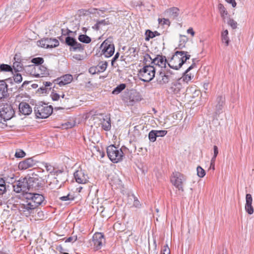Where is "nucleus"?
I'll list each match as a JSON object with an SVG mask.
<instances>
[{
	"label": "nucleus",
	"mask_w": 254,
	"mask_h": 254,
	"mask_svg": "<svg viewBox=\"0 0 254 254\" xmlns=\"http://www.w3.org/2000/svg\"><path fill=\"white\" fill-rule=\"evenodd\" d=\"M155 68L153 65H144L138 71L139 78L144 82H149L155 77Z\"/></svg>",
	"instance_id": "nucleus-1"
},
{
	"label": "nucleus",
	"mask_w": 254,
	"mask_h": 254,
	"mask_svg": "<svg viewBox=\"0 0 254 254\" xmlns=\"http://www.w3.org/2000/svg\"><path fill=\"white\" fill-rule=\"evenodd\" d=\"M106 151L108 158L113 163H118L122 160L124 154L121 149L111 145L107 147Z\"/></svg>",
	"instance_id": "nucleus-2"
},
{
	"label": "nucleus",
	"mask_w": 254,
	"mask_h": 254,
	"mask_svg": "<svg viewBox=\"0 0 254 254\" xmlns=\"http://www.w3.org/2000/svg\"><path fill=\"white\" fill-rule=\"evenodd\" d=\"M34 111L37 118L45 119L49 117L53 112V108L51 106L47 104L36 105Z\"/></svg>",
	"instance_id": "nucleus-3"
},
{
	"label": "nucleus",
	"mask_w": 254,
	"mask_h": 254,
	"mask_svg": "<svg viewBox=\"0 0 254 254\" xmlns=\"http://www.w3.org/2000/svg\"><path fill=\"white\" fill-rule=\"evenodd\" d=\"M17 208L20 213L26 217L30 216L37 210L28 199L24 201L23 203H20Z\"/></svg>",
	"instance_id": "nucleus-4"
},
{
	"label": "nucleus",
	"mask_w": 254,
	"mask_h": 254,
	"mask_svg": "<svg viewBox=\"0 0 254 254\" xmlns=\"http://www.w3.org/2000/svg\"><path fill=\"white\" fill-rule=\"evenodd\" d=\"M101 55L105 58L111 57L114 53V44L109 40H105L101 45Z\"/></svg>",
	"instance_id": "nucleus-5"
},
{
	"label": "nucleus",
	"mask_w": 254,
	"mask_h": 254,
	"mask_svg": "<svg viewBox=\"0 0 254 254\" xmlns=\"http://www.w3.org/2000/svg\"><path fill=\"white\" fill-rule=\"evenodd\" d=\"M30 74L36 77H44L49 75V70L43 65H30Z\"/></svg>",
	"instance_id": "nucleus-6"
},
{
	"label": "nucleus",
	"mask_w": 254,
	"mask_h": 254,
	"mask_svg": "<svg viewBox=\"0 0 254 254\" xmlns=\"http://www.w3.org/2000/svg\"><path fill=\"white\" fill-rule=\"evenodd\" d=\"M186 181V176L179 172L173 173L171 182L179 190L184 191L183 185Z\"/></svg>",
	"instance_id": "nucleus-7"
},
{
	"label": "nucleus",
	"mask_w": 254,
	"mask_h": 254,
	"mask_svg": "<svg viewBox=\"0 0 254 254\" xmlns=\"http://www.w3.org/2000/svg\"><path fill=\"white\" fill-rule=\"evenodd\" d=\"M14 115V111L11 106L7 103L0 106V116L4 120H9Z\"/></svg>",
	"instance_id": "nucleus-8"
},
{
	"label": "nucleus",
	"mask_w": 254,
	"mask_h": 254,
	"mask_svg": "<svg viewBox=\"0 0 254 254\" xmlns=\"http://www.w3.org/2000/svg\"><path fill=\"white\" fill-rule=\"evenodd\" d=\"M13 190L17 193L21 191L24 192L29 190L31 188L27 181V179L21 178L16 183L12 185Z\"/></svg>",
	"instance_id": "nucleus-9"
},
{
	"label": "nucleus",
	"mask_w": 254,
	"mask_h": 254,
	"mask_svg": "<svg viewBox=\"0 0 254 254\" xmlns=\"http://www.w3.org/2000/svg\"><path fill=\"white\" fill-rule=\"evenodd\" d=\"M25 198L31 202L33 206L37 209L38 207L44 202L45 198L39 193H26Z\"/></svg>",
	"instance_id": "nucleus-10"
},
{
	"label": "nucleus",
	"mask_w": 254,
	"mask_h": 254,
	"mask_svg": "<svg viewBox=\"0 0 254 254\" xmlns=\"http://www.w3.org/2000/svg\"><path fill=\"white\" fill-rule=\"evenodd\" d=\"M225 103V98L223 95H219L214 103V116L217 119L223 112V108Z\"/></svg>",
	"instance_id": "nucleus-11"
},
{
	"label": "nucleus",
	"mask_w": 254,
	"mask_h": 254,
	"mask_svg": "<svg viewBox=\"0 0 254 254\" xmlns=\"http://www.w3.org/2000/svg\"><path fill=\"white\" fill-rule=\"evenodd\" d=\"M183 54V52L178 51H176L172 56L171 59L169 60V63H168L169 67L176 70L180 69L181 66H180L179 64V63H180V59L182 58L181 56Z\"/></svg>",
	"instance_id": "nucleus-12"
},
{
	"label": "nucleus",
	"mask_w": 254,
	"mask_h": 254,
	"mask_svg": "<svg viewBox=\"0 0 254 254\" xmlns=\"http://www.w3.org/2000/svg\"><path fill=\"white\" fill-rule=\"evenodd\" d=\"M38 45L44 48H53L59 45V42L56 39L46 38L38 42Z\"/></svg>",
	"instance_id": "nucleus-13"
},
{
	"label": "nucleus",
	"mask_w": 254,
	"mask_h": 254,
	"mask_svg": "<svg viewBox=\"0 0 254 254\" xmlns=\"http://www.w3.org/2000/svg\"><path fill=\"white\" fill-rule=\"evenodd\" d=\"M74 177L76 182L79 184H86L89 179L87 174L82 169L77 170L74 173Z\"/></svg>",
	"instance_id": "nucleus-14"
},
{
	"label": "nucleus",
	"mask_w": 254,
	"mask_h": 254,
	"mask_svg": "<svg viewBox=\"0 0 254 254\" xmlns=\"http://www.w3.org/2000/svg\"><path fill=\"white\" fill-rule=\"evenodd\" d=\"M37 162V161L33 157L29 158L20 162L18 164V168L20 170H26L35 166Z\"/></svg>",
	"instance_id": "nucleus-15"
},
{
	"label": "nucleus",
	"mask_w": 254,
	"mask_h": 254,
	"mask_svg": "<svg viewBox=\"0 0 254 254\" xmlns=\"http://www.w3.org/2000/svg\"><path fill=\"white\" fill-rule=\"evenodd\" d=\"M92 242L97 250L101 249L104 242V235L101 233H95L92 237Z\"/></svg>",
	"instance_id": "nucleus-16"
},
{
	"label": "nucleus",
	"mask_w": 254,
	"mask_h": 254,
	"mask_svg": "<svg viewBox=\"0 0 254 254\" xmlns=\"http://www.w3.org/2000/svg\"><path fill=\"white\" fill-rule=\"evenodd\" d=\"M62 175L63 173L62 174H56L52 181L49 184L52 189H59L61 187L64 182V181L61 179Z\"/></svg>",
	"instance_id": "nucleus-17"
},
{
	"label": "nucleus",
	"mask_w": 254,
	"mask_h": 254,
	"mask_svg": "<svg viewBox=\"0 0 254 254\" xmlns=\"http://www.w3.org/2000/svg\"><path fill=\"white\" fill-rule=\"evenodd\" d=\"M73 79L72 76L71 74H67L64 75L60 77L55 80V83L62 86L70 83Z\"/></svg>",
	"instance_id": "nucleus-18"
},
{
	"label": "nucleus",
	"mask_w": 254,
	"mask_h": 254,
	"mask_svg": "<svg viewBox=\"0 0 254 254\" xmlns=\"http://www.w3.org/2000/svg\"><path fill=\"white\" fill-rule=\"evenodd\" d=\"M167 63V60L165 56L162 55H158L155 58L153 59L151 62V65H158L161 68H165Z\"/></svg>",
	"instance_id": "nucleus-19"
},
{
	"label": "nucleus",
	"mask_w": 254,
	"mask_h": 254,
	"mask_svg": "<svg viewBox=\"0 0 254 254\" xmlns=\"http://www.w3.org/2000/svg\"><path fill=\"white\" fill-rule=\"evenodd\" d=\"M156 80L157 83L161 85L168 83L171 80L169 75L165 74L164 70L162 68L160 71L159 75L157 76Z\"/></svg>",
	"instance_id": "nucleus-20"
},
{
	"label": "nucleus",
	"mask_w": 254,
	"mask_h": 254,
	"mask_svg": "<svg viewBox=\"0 0 254 254\" xmlns=\"http://www.w3.org/2000/svg\"><path fill=\"white\" fill-rule=\"evenodd\" d=\"M18 107L19 112L23 115H29L32 112L31 107L26 102H21Z\"/></svg>",
	"instance_id": "nucleus-21"
},
{
	"label": "nucleus",
	"mask_w": 254,
	"mask_h": 254,
	"mask_svg": "<svg viewBox=\"0 0 254 254\" xmlns=\"http://www.w3.org/2000/svg\"><path fill=\"white\" fill-rule=\"evenodd\" d=\"M42 179V178L41 177L33 173L31 176L29 177L27 181H28L30 187L33 188L38 186Z\"/></svg>",
	"instance_id": "nucleus-22"
},
{
	"label": "nucleus",
	"mask_w": 254,
	"mask_h": 254,
	"mask_svg": "<svg viewBox=\"0 0 254 254\" xmlns=\"http://www.w3.org/2000/svg\"><path fill=\"white\" fill-rule=\"evenodd\" d=\"M196 66L195 64L193 62L190 66L184 73L183 76L179 79V81H183L186 82H188L191 79V76L190 74H188V72Z\"/></svg>",
	"instance_id": "nucleus-23"
},
{
	"label": "nucleus",
	"mask_w": 254,
	"mask_h": 254,
	"mask_svg": "<svg viewBox=\"0 0 254 254\" xmlns=\"http://www.w3.org/2000/svg\"><path fill=\"white\" fill-rule=\"evenodd\" d=\"M102 128L105 130L108 131L110 130L111 127L110 118L107 116L102 117L100 119Z\"/></svg>",
	"instance_id": "nucleus-24"
},
{
	"label": "nucleus",
	"mask_w": 254,
	"mask_h": 254,
	"mask_svg": "<svg viewBox=\"0 0 254 254\" xmlns=\"http://www.w3.org/2000/svg\"><path fill=\"white\" fill-rule=\"evenodd\" d=\"M7 94V85L3 80L0 81V100L4 98Z\"/></svg>",
	"instance_id": "nucleus-25"
},
{
	"label": "nucleus",
	"mask_w": 254,
	"mask_h": 254,
	"mask_svg": "<svg viewBox=\"0 0 254 254\" xmlns=\"http://www.w3.org/2000/svg\"><path fill=\"white\" fill-rule=\"evenodd\" d=\"M165 14L171 17L175 18L177 17L179 14V9L177 7H171L165 11Z\"/></svg>",
	"instance_id": "nucleus-26"
},
{
	"label": "nucleus",
	"mask_w": 254,
	"mask_h": 254,
	"mask_svg": "<svg viewBox=\"0 0 254 254\" xmlns=\"http://www.w3.org/2000/svg\"><path fill=\"white\" fill-rule=\"evenodd\" d=\"M182 88V85L180 81H178V82L172 83L170 89L171 92L175 94H177L180 93Z\"/></svg>",
	"instance_id": "nucleus-27"
},
{
	"label": "nucleus",
	"mask_w": 254,
	"mask_h": 254,
	"mask_svg": "<svg viewBox=\"0 0 254 254\" xmlns=\"http://www.w3.org/2000/svg\"><path fill=\"white\" fill-rule=\"evenodd\" d=\"M16 56L14 58V60L15 62L12 65V70L13 69L15 72H17L19 71H21L23 69V64L21 62H18L16 61Z\"/></svg>",
	"instance_id": "nucleus-28"
},
{
	"label": "nucleus",
	"mask_w": 254,
	"mask_h": 254,
	"mask_svg": "<svg viewBox=\"0 0 254 254\" xmlns=\"http://www.w3.org/2000/svg\"><path fill=\"white\" fill-rule=\"evenodd\" d=\"M160 34L157 31H155L154 32H152L150 30H147L145 32V40L146 41H148L150 39H152L154 38L156 36H160Z\"/></svg>",
	"instance_id": "nucleus-29"
},
{
	"label": "nucleus",
	"mask_w": 254,
	"mask_h": 254,
	"mask_svg": "<svg viewBox=\"0 0 254 254\" xmlns=\"http://www.w3.org/2000/svg\"><path fill=\"white\" fill-rule=\"evenodd\" d=\"M45 167L46 170L47 171V172H49L51 174V175L55 176L56 173H58V174L62 173V171H61L60 170L55 171V169L53 167V166L49 164L46 163L45 164Z\"/></svg>",
	"instance_id": "nucleus-30"
},
{
	"label": "nucleus",
	"mask_w": 254,
	"mask_h": 254,
	"mask_svg": "<svg viewBox=\"0 0 254 254\" xmlns=\"http://www.w3.org/2000/svg\"><path fill=\"white\" fill-rule=\"evenodd\" d=\"M108 66V63L106 61H102L99 63L96 66L97 68V71L100 72H104L107 68Z\"/></svg>",
	"instance_id": "nucleus-31"
},
{
	"label": "nucleus",
	"mask_w": 254,
	"mask_h": 254,
	"mask_svg": "<svg viewBox=\"0 0 254 254\" xmlns=\"http://www.w3.org/2000/svg\"><path fill=\"white\" fill-rule=\"evenodd\" d=\"M84 50V46L79 43L75 41V44L72 47H70V51H78L83 52Z\"/></svg>",
	"instance_id": "nucleus-32"
},
{
	"label": "nucleus",
	"mask_w": 254,
	"mask_h": 254,
	"mask_svg": "<svg viewBox=\"0 0 254 254\" xmlns=\"http://www.w3.org/2000/svg\"><path fill=\"white\" fill-rule=\"evenodd\" d=\"M221 40L223 43H225L226 46H227L229 43V38L228 37V31L225 30L221 33Z\"/></svg>",
	"instance_id": "nucleus-33"
},
{
	"label": "nucleus",
	"mask_w": 254,
	"mask_h": 254,
	"mask_svg": "<svg viewBox=\"0 0 254 254\" xmlns=\"http://www.w3.org/2000/svg\"><path fill=\"white\" fill-rule=\"evenodd\" d=\"M182 52L184 53V54L183 55H181V57L182 58L180 59V63H179V66H182L184 64H185L187 60L190 59V55L188 54V53L187 52L185 51H181Z\"/></svg>",
	"instance_id": "nucleus-34"
},
{
	"label": "nucleus",
	"mask_w": 254,
	"mask_h": 254,
	"mask_svg": "<svg viewBox=\"0 0 254 254\" xmlns=\"http://www.w3.org/2000/svg\"><path fill=\"white\" fill-rule=\"evenodd\" d=\"M78 40L80 42L86 44L89 43L91 41V38L89 36L84 34L80 35L78 36Z\"/></svg>",
	"instance_id": "nucleus-35"
},
{
	"label": "nucleus",
	"mask_w": 254,
	"mask_h": 254,
	"mask_svg": "<svg viewBox=\"0 0 254 254\" xmlns=\"http://www.w3.org/2000/svg\"><path fill=\"white\" fill-rule=\"evenodd\" d=\"M126 85L124 83L120 84L117 86L112 91L113 94H118L125 89Z\"/></svg>",
	"instance_id": "nucleus-36"
},
{
	"label": "nucleus",
	"mask_w": 254,
	"mask_h": 254,
	"mask_svg": "<svg viewBox=\"0 0 254 254\" xmlns=\"http://www.w3.org/2000/svg\"><path fill=\"white\" fill-rule=\"evenodd\" d=\"M0 72H12V67L7 64H0Z\"/></svg>",
	"instance_id": "nucleus-37"
},
{
	"label": "nucleus",
	"mask_w": 254,
	"mask_h": 254,
	"mask_svg": "<svg viewBox=\"0 0 254 254\" xmlns=\"http://www.w3.org/2000/svg\"><path fill=\"white\" fill-rule=\"evenodd\" d=\"M218 8L220 13L221 17L223 19H225L228 14L227 11L226 10L225 7L221 3L218 5Z\"/></svg>",
	"instance_id": "nucleus-38"
},
{
	"label": "nucleus",
	"mask_w": 254,
	"mask_h": 254,
	"mask_svg": "<svg viewBox=\"0 0 254 254\" xmlns=\"http://www.w3.org/2000/svg\"><path fill=\"white\" fill-rule=\"evenodd\" d=\"M153 59L149 54H145L143 57V63L144 65H151V62Z\"/></svg>",
	"instance_id": "nucleus-39"
},
{
	"label": "nucleus",
	"mask_w": 254,
	"mask_h": 254,
	"mask_svg": "<svg viewBox=\"0 0 254 254\" xmlns=\"http://www.w3.org/2000/svg\"><path fill=\"white\" fill-rule=\"evenodd\" d=\"M6 181L0 178V194H3L6 191Z\"/></svg>",
	"instance_id": "nucleus-40"
},
{
	"label": "nucleus",
	"mask_w": 254,
	"mask_h": 254,
	"mask_svg": "<svg viewBox=\"0 0 254 254\" xmlns=\"http://www.w3.org/2000/svg\"><path fill=\"white\" fill-rule=\"evenodd\" d=\"M76 40L69 36H67L66 37L65 39V42L66 45L68 46H69L70 47H73L74 46V44L75 43Z\"/></svg>",
	"instance_id": "nucleus-41"
},
{
	"label": "nucleus",
	"mask_w": 254,
	"mask_h": 254,
	"mask_svg": "<svg viewBox=\"0 0 254 254\" xmlns=\"http://www.w3.org/2000/svg\"><path fill=\"white\" fill-rule=\"evenodd\" d=\"M187 41L188 38L186 36H181L180 43L178 45V48L180 49H182L183 48H185L186 43L187 42Z\"/></svg>",
	"instance_id": "nucleus-42"
},
{
	"label": "nucleus",
	"mask_w": 254,
	"mask_h": 254,
	"mask_svg": "<svg viewBox=\"0 0 254 254\" xmlns=\"http://www.w3.org/2000/svg\"><path fill=\"white\" fill-rule=\"evenodd\" d=\"M130 99L131 102H135L141 100V97L138 93L135 92L131 94Z\"/></svg>",
	"instance_id": "nucleus-43"
},
{
	"label": "nucleus",
	"mask_w": 254,
	"mask_h": 254,
	"mask_svg": "<svg viewBox=\"0 0 254 254\" xmlns=\"http://www.w3.org/2000/svg\"><path fill=\"white\" fill-rule=\"evenodd\" d=\"M31 62L35 64L34 65H42L44 63V59L41 57L35 58L32 59Z\"/></svg>",
	"instance_id": "nucleus-44"
},
{
	"label": "nucleus",
	"mask_w": 254,
	"mask_h": 254,
	"mask_svg": "<svg viewBox=\"0 0 254 254\" xmlns=\"http://www.w3.org/2000/svg\"><path fill=\"white\" fill-rule=\"evenodd\" d=\"M149 139L151 142H154L156 140L157 136L155 130L150 131L148 134Z\"/></svg>",
	"instance_id": "nucleus-45"
},
{
	"label": "nucleus",
	"mask_w": 254,
	"mask_h": 254,
	"mask_svg": "<svg viewBox=\"0 0 254 254\" xmlns=\"http://www.w3.org/2000/svg\"><path fill=\"white\" fill-rule=\"evenodd\" d=\"M59 198L61 200L64 201L67 200H73L74 198V197L72 195L68 193L67 195L61 196Z\"/></svg>",
	"instance_id": "nucleus-46"
},
{
	"label": "nucleus",
	"mask_w": 254,
	"mask_h": 254,
	"mask_svg": "<svg viewBox=\"0 0 254 254\" xmlns=\"http://www.w3.org/2000/svg\"><path fill=\"white\" fill-rule=\"evenodd\" d=\"M130 197H132L133 199V205L135 207H140L141 206V204L139 201L138 200L137 198L135 196L134 194H132L130 196Z\"/></svg>",
	"instance_id": "nucleus-47"
},
{
	"label": "nucleus",
	"mask_w": 254,
	"mask_h": 254,
	"mask_svg": "<svg viewBox=\"0 0 254 254\" xmlns=\"http://www.w3.org/2000/svg\"><path fill=\"white\" fill-rule=\"evenodd\" d=\"M26 155L25 152L22 149H17L16 151L15 156L16 158H22Z\"/></svg>",
	"instance_id": "nucleus-48"
},
{
	"label": "nucleus",
	"mask_w": 254,
	"mask_h": 254,
	"mask_svg": "<svg viewBox=\"0 0 254 254\" xmlns=\"http://www.w3.org/2000/svg\"><path fill=\"white\" fill-rule=\"evenodd\" d=\"M13 80L15 82L19 83L22 81V77L21 74L17 73L13 76Z\"/></svg>",
	"instance_id": "nucleus-49"
},
{
	"label": "nucleus",
	"mask_w": 254,
	"mask_h": 254,
	"mask_svg": "<svg viewBox=\"0 0 254 254\" xmlns=\"http://www.w3.org/2000/svg\"><path fill=\"white\" fill-rule=\"evenodd\" d=\"M158 23L159 24L161 25H167L169 26L170 24V22L168 19L166 18H158Z\"/></svg>",
	"instance_id": "nucleus-50"
},
{
	"label": "nucleus",
	"mask_w": 254,
	"mask_h": 254,
	"mask_svg": "<svg viewBox=\"0 0 254 254\" xmlns=\"http://www.w3.org/2000/svg\"><path fill=\"white\" fill-rule=\"evenodd\" d=\"M197 174L198 177L200 178L203 177L205 175V172L204 169L201 167L198 166L197 167Z\"/></svg>",
	"instance_id": "nucleus-51"
},
{
	"label": "nucleus",
	"mask_w": 254,
	"mask_h": 254,
	"mask_svg": "<svg viewBox=\"0 0 254 254\" xmlns=\"http://www.w3.org/2000/svg\"><path fill=\"white\" fill-rule=\"evenodd\" d=\"M245 209L246 211L250 215L253 214L254 208L252 204L245 205Z\"/></svg>",
	"instance_id": "nucleus-52"
},
{
	"label": "nucleus",
	"mask_w": 254,
	"mask_h": 254,
	"mask_svg": "<svg viewBox=\"0 0 254 254\" xmlns=\"http://www.w3.org/2000/svg\"><path fill=\"white\" fill-rule=\"evenodd\" d=\"M253 198L252 195L250 193H247L246 195V204L245 205L252 204Z\"/></svg>",
	"instance_id": "nucleus-53"
},
{
	"label": "nucleus",
	"mask_w": 254,
	"mask_h": 254,
	"mask_svg": "<svg viewBox=\"0 0 254 254\" xmlns=\"http://www.w3.org/2000/svg\"><path fill=\"white\" fill-rule=\"evenodd\" d=\"M44 86L40 87V89L42 91V93H46L47 92V87L50 86L52 85V83L50 82H45L44 83Z\"/></svg>",
	"instance_id": "nucleus-54"
},
{
	"label": "nucleus",
	"mask_w": 254,
	"mask_h": 254,
	"mask_svg": "<svg viewBox=\"0 0 254 254\" xmlns=\"http://www.w3.org/2000/svg\"><path fill=\"white\" fill-rule=\"evenodd\" d=\"M157 137L164 136L167 133V131L165 130H155Z\"/></svg>",
	"instance_id": "nucleus-55"
},
{
	"label": "nucleus",
	"mask_w": 254,
	"mask_h": 254,
	"mask_svg": "<svg viewBox=\"0 0 254 254\" xmlns=\"http://www.w3.org/2000/svg\"><path fill=\"white\" fill-rule=\"evenodd\" d=\"M163 69L164 70L165 74L169 75L171 80L176 78V77H174V74L173 73L172 71L170 69L166 70L165 68Z\"/></svg>",
	"instance_id": "nucleus-56"
},
{
	"label": "nucleus",
	"mask_w": 254,
	"mask_h": 254,
	"mask_svg": "<svg viewBox=\"0 0 254 254\" xmlns=\"http://www.w3.org/2000/svg\"><path fill=\"white\" fill-rule=\"evenodd\" d=\"M228 24L233 29H236L237 27V23L233 19H230L228 21Z\"/></svg>",
	"instance_id": "nucleus-57"
},
{
	"label": "nucleus",
	"mask_w": 254,
	"mask_h": 254,
	"mask_svg": "<svg viewBox=\"0 0 254 254\" xmlns=\"http://www.w3.org/2000/svg\"><path fill=\"white\" fill-rule=\"evenodd\" d=\"M162 254H170V250L168 245L164 246L162 250Z\"/></svg>",
	"instance_id": "nucleus-58"
},
{
	"label": "nucleus",
	"mask_w": 254,
	"mask_h": 254,
	"mask_svg": "<svg viewBox=\"0 0 254 254\" xmlns=\"http://www.w3.org/2000/svg\"><path fill=\"white\" fill-rule=\"evenodd\" d=\"M51 98L53 101H58L60 99V95L58 93L52 92L51 94Z\"/></svg>",
	"instance_id": "nucleus-59"
},
{
	"label": "nucleus",
	"mask_w": 254,
	"mask_h": 254,
	"mask_svg": "<svg viewBox=\"0 0 254 254\" xmlns=\"http://www.w3.org/2000/svg\"><path fill=\"white\" fill-rule=\"evenodd\" d=\"M97 66H92V67H91L89 69V72L91 73V74H96V73H99L98 71H97Z\"/></svg>",
	"instance_id": "nucleus-60"
},
{
	"label": "nucleus",
	"mask_w": 254,
	"mask_h": 254,
	"mask_svg": "<svg viewBox=\"0 0 254 254\" xmlns=\"http://www.w3.org/2000/svg\"><path fill=\"white\" fill-rule=\"evenodd\" d=\"M77 239L76 236H74L72 237H68L65 241V242H75Z\"/></svg>",
	"instance_id": "nucleus-61"
},
{
	"label": "nucleus",
	"mask_w": 254,
	"mask_h": 254,
	"mask_svg": "<svg viewBox=\"0 0 254 254\" xmlns=\"http://www.w3.org/2000/svg\"><path fill=\"white\" fill-rule=\"evenodd\" d=\"M128 51H130V54H132V55L133 56H135L138 52L137 48L134 47L129 48Z\"/></svg>",
	"instance_id": "nucleus-62"
},
{
	"label": "nucleus",
	"mask_w": 254,
	"mask_h": 254,
	"mask_svg": "<svg viewBox=\"0 0 254 254\" xmlns=\"http://www.w3.org/2000/svg\"><path fill=\"white\" fill-rule=\"evenodd\" d=\"M98 154L100 156L101 158H103L105 156V152L101 149H100L99 147H96Z\"/></svg>",
	"instance_id": "nucleus-63"
},
{
	"label": "nucleus",
	"mask_w": 254,
	"mask_h": 254,
	"mask_svg": "<svg viewBox=\"0 0 254 254\" xmlns=\"http://www.w3.org/2000/svg\"><path fill=\"white\" fill-rule=\"evenodd\" d=\"M119 55H120V54L119 52H117L115 55L114 56V57H113V58L112 59V61H111V64H112V65L113 66L114 65V62L119 58Z\"/></svg>",
	"instance_id": "nucleus-64"
}]
</instances>
